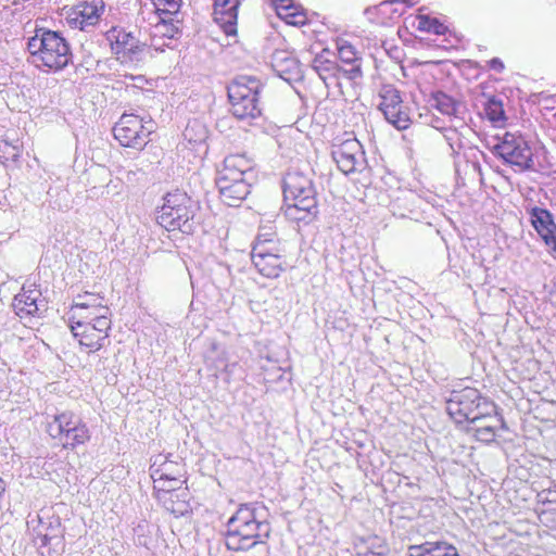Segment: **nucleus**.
Masks as SVG:
<instances>
[{
	"instance_id": "nucleus-39",
	"label": "nucleus",
	"mask_w": 556,
	"mask_h": 556,
	"mask_svg": "<svg viewBox=\"0 0 556 556\" xmlns=\"http://www.w3.org/2000/svg\"><path fill=\"white\" fill-rule=\"evenodd\" d=\"M535 511L541 525L549 529H556V507L536 506Z\"/></svg>"
},
{
	"instance_id": "nucleus-40",
	"label": "nucleus",
	"mask_w": 556,
	"mask_h": 556,
	"mask_svg": "<svg viewBox=\"0 0 556 556\" xmlns=\"http://www.w3.org/2000/svg\"><path fill=\"white\" fill-rule=\"evenodd\" d=\"M444 139L450 146L452 153H459L464 147L462 134L456 128H446L444 130Z\"/></svg>"
},
{
	"instance_id": "nucleus-4",
	"label": "nucleus",
	"mask_w": 556,
	"mask_h": 556,
	"mask_svg": "<svg viewBox=\"0 0 556 556\" xmlns=\"http://www.w3.org/2000/svg\"><path fill=\"white\" fill-rule=\"evenodd\" d=\"M27 49L36 66H47L59 71L72 60L70 43L60 31L39 28L28 39Z\"/></svg>"
},
{
	"instance_id": "nucleus-8",
	"label": "nucleus",
	"mask_w": 556,
	"mask_h": 556,
	"mask_svg": "<svg viewBox=\"0 0 556 556\" xmlns=\"http://www.w3.org/2000/svg\"><path fill=\"white\" fill-rule=\"evenodd\" d=\"M494 403L483 396L475 388H464L452 391L446 401V412L455 422H466L470 417L488 414L493 410Z\"/></svg>"
},
{
	"instance_id": "nucleus-12",
	"label": "nucleus",
	"mask_w": 556,
	"mask_h": 556,
	"mask_svg": "<svg viewBox=\"0 0 556 556\" xmlns=\"http://www.w3.org/2000/svg\"><path fill=\"white\" fill-rule=\"evenodd\" d=\"M106 39L110 41L111 49L117 55V59L139 61L144 53L152 55L149 46L122 27H112L108 30Z\"/></svg>"
},
{
	"instance_id": "nucleus-21",
	"label": "nucleus",
	"mask_w": 556,
	"mask_h": 556,
	"mask_svg": "<svg viewBox=\"0 0 556 556\" xmlns=\"http://www.w3.org/2000/svg\"><path fill=\"white\" fill-rule=\"evenodd\" d=\"M41 293L37 289L22 288V291L13 299L12 306L20 317L35 316L39 313L40 304L38 303Z\"/></svg>"
},
{
	"instance_id": "nucleus-10",
	"label": "nucleus",
	"mask_w": 556,
	"mask_h": 556,
	"mask_svg": "<svg viewBox=\"0 0 556 556\" xmlns=\"http://www.w3.org/2000/svg\"><path fill=\"white\" fill-rule=\"evenodd\" d=\"M154 131V123L135 114L124 113L113 127L115 139L124 147L140 149Z\"/></svg>"
},
{
	"instance_id": "nucleus-27",
	"label": "nucleus",
	"mask_w": 556,
	"mask_h": 556,
	"mask_svg": "<svg viewBox=\"0 0 556 556\" xmlns=\"http://www.w3.org/2000/svg\"><path fill=\"white\" fill-rule=\"evenodd\" d=\"M312 67L327 86L337 84L334 80L343 77V66L327 59L324 54H319L313 60Z\"/></svg>"
},
{
	"instance_id": "nucleus-36",
	"label": "nucleus",
	"mask_w": 556,
	"mask_h": 556,
	"mask_svg": "<svg viewBox=\"0 0 556 556\" xmlns=\"http://www.w3.org/2000/svg\"><path fill=\"white\" fill-rule=\"evenodd\" d=\"M484 112L486 117L493 123L502 122L505 119L503 103L495 97L488 99L484 104Z\"/></svg>"
},
{
	"instance_id": "nucleus-14",
	"label": "nucleus",
	"mask_w": 556,
	"mask_h": 556,
	"mask_svg": "<svg viewBox=\"0 0 556 556\" xmlns=\"http://www.w3.org/2000/svg\"><path fill=\"white\" fill-rule=\"evenodd\" d=\"M151 477L154 481V491L156 493V497L159 502L163 504L166 510L174 514L176 517L182 516L185 513L188 511V505L186 501H178L177 507L173 506L169 501L172 497H179L180 494L178 493V490L180 489V485L184 483V481L180 478H168L162 479L156 478L155 473H152Z\"/></svg>"
},
{
	"instance_id": "nucleus-2",
	"label": "nucleus",
	"mask_w": 556,
	"mask_h": 556,
	"mask_svg": "<svg viewBox=\"0 0 556 556\" xmlns=\"http://www.w3.org/2000/svg\"><path fill=\"white\" fill-rule=\"evenodd\" d=\"M285 215L296 223H309L317 213L316 191L311 178L289 172L283 179Z\"/></svg>"
},
{
	"instance_id": "nucleus-31",
	"label": "nucleus",
	"mask_w": 556,
	"mask_h": 556,
	"mask_svg": "<svg viewBox=\"0 0 556 556\" xmlns=\"http://www.w3.org/2000/svg\"><path fill=\"white\" fill-rule=\"evenodd\" d=\"M220 198L228 206H238L250 193L249 182H239L237 186L218 188Z\"/></svg>"
},
{
	"instance_id": "nucleus-5",
	"label": "nucleus",
	"mask_w": 556,
	"mask_h": 556,
	"mask_svg": "<svg viewBox=\"0 0 556 556\" xmlns=\"http://www.w3.org/2000/svg\"><path fill=\"white\" fill-rule=\"evenodd\" d=\"M263 85L252 76H240L228 87L231 112L238 119H254L261 115L258 96Z\"/></svg>"
},
{
	"instance_id": "nucleus-7",
	"label": "nucleus",
	"mask_w": 556,
	"mask_h": 556,
	"mask_svg": "<svg viewBox=\"0 0 556 556\" xmlns=\"http://www.w3.org/2000/svg\"><path fill=\"white\" fill-rule=\"evenodd\" d=\"M283 252L274 233H260L252 248V263L264 277L277 278L285 269Z\"/></svg>"
},
{
	"instance_id": "nucleus-37",
	"label": "nucleus",
	"mask_w": 556,
	"mask_h": 556,
	"mask_svg": "<svg viewBox=\"0 0 556 556\" xmlns=\"http://www.w3.org/2000/svg\"><path fill=\"white\" fill-rule=\"evenodd\" d=\"M22 150L18 140L11 142L7 139L0 140V157L4 162H16L21 156Z\"/></svg>"
},
{
	"instance_id": "nucleus-38",
	"label": "nucleus",
	"mask_w": 556,
	"mask_h": 556,
	"mask_svg": "<svg viewBox=\"0 0 556 556\" xmlns=\"http://www.w3.org/2000/svg\"><path fill=\"white\" fill-rule=\"evenodd\" d=\"M157 15H176L180 9L181 0H151Z\"/></svg>"
},
{
	"instance_id": "nucleus-13",
	"label": "nucleus",
	"mask_w": 556,
	"mask_h": 556,
	"mask_svg": "<svg viewBox=\"0 0 556 556\" xmlns=\"http://www.w3.org/2000/svg\"><path fill=\"white\" fill-rule=\"evenodd\" d=\"M331 154L339 169L345 175L366 168L367 162L363 146L355 138L348 139L334 147Z\"/></svg>"
},
{
	"instance_id": "nucleus-30",
	"label": "nucleus",
	"mask_w": 556,
	"mask_h": 556,
	"mask_svg": "<svg viewBox=\"0 0 556 556\" xmlns=\"http://www.w3.org/2000/svg\"><path fill=\"white\" fill-rule=\"evenodd\" d=\"M277 15L293 26L306 24V15L291 0H277L275 4Z\"/></svg>"
},
{
	"instance_id": "nucleus-48",
	"label": "nucleus",
	"mask_w": 556,
	"mask_h": 556,
	"mask_svg": "<svg viewBox=\"0 0 556 556\" xmlns=\"http://www.w3.org/2000/svg\"><path fill=\"white\" fill-rule=\"evenodd\" d=\"M178 501H181L180 500V496L179 497H172V500L169 501V503L173 505V506H176L177 507V502Z\"/></svg>"
},
{
	"instance_id": "nucleus-3",
	"label": "nucleus",
	"mask_w": 556,
	"mask_h": 556,
	"mask_svg": "<svg viewBox=\"0 0 556 556\" xmlns=\"http://www.w3.org/2000/svg\"><path fill=\"white\" fill-rule=\"evenodd\" d=\"M199 202L187 192L174 190L163 197V204L155 210L156 223L167 231L179 230L182 233H193L194 217L199 211Z\"/></svg>"
},
{
	"instance_id": "nucleus-29",
	"label": "nucleus",
	"mask_w": 556,
	"mask_h": 556,
	"mask_svg": "<svg viewBox=\"0 0 556 556\" xmlns=\"http://www.w3.org/2000/svg\"><path fill=\"white\" fill-rule=\"evenodd\" d=\"M356 548V556H388L390 554L387 541L378 535L361 538Z\"/></svg>"
},
{
	"instance_id": "nucleus-6",
	"label": "nucleus",
	"mask_w": 556,
	"mask_h": 556,
	"mask_svg": "<svg viewBox=\"0 0 556 556\" xmlns=\"http://www.w3.org/2000/svg\"><path fill=\"white\" fill-rule=\"evenodd\" d=\"M47 432L65 450H75L90 440L87 425L72 412L55 414L47 424Z\"/></svg>"
},
{
	"instance_id": "nucleus-18",
	"label": "nucleus",
	"mask_w": 556,
	"mask_h": 556,
	"mask_svg": "<svg viewBox=\"0 0 556 556\" xmlns=\"http://www.w3.org/2000/svg\"><path fill=\"white\" fill-rule=\"evenodd\" d=\"M179 33V21L174 15H160L159 21L153 25L151 31L150 51L163 52L162 46H156L157 39L170 41Z\"/></svg>"
},
{
	"instance_id": "nucleus-34",
	"label": "nucleus",
	"mask_w": 556,
	"mask_h": 556,
	"mask_svg": "<svg viewBox=\"0 0 556 556\" xmlns=\"http://www.w3.org/2000/svg\"><path fill=\"white\" fill-rule=\"evenodd\" d=\"M102 298H100L97 294L86 292L85 294H78L75 304L73 305L72 309L81 308H92L94 313L99 312L100 307H105V305L102 304Z\"/></svg>"
},
{
	"instance_id": "nucleus-33",
	"label": "nucleus",
	"mask_w": 556,
	"mask_h": 556,
	"mask_svg": "<svg viewBox=\"0 0 556 556\" xmlns=\"http://www.w3.org/2000/svg\"><path fill=\"white\" fill-rule=\"evenodd\" d=\"M184 137L190 143H202L207 138L206 127L197 119L189 122L184 130Z\"/></svg>"
},
{
	"instance_id": "nucleus-28",
	"label": "nucleus",
	"mask_w": 556,
	"mask_h": 556,
	"mask_svg": "<svg viewBox=\"0 0 556 556\" xmlns=\"http://www.w3.org/2000/svg\"><path fill=\"white\" fill-rule=\"evenodd\" d=\"M99 10L92 2H81L73 10L71 22L81 30L93 26L99 20Z\"/></svg>"
},
{
	"instance_id": "nucleus-35",
	"label": "nucleus",
	"mask_w": 556,
	"mask_h": 556,
	"mask_svg": "<svg viewBox=\"0 0 556 556\" xmlns=\"http://www.w3.org/2000/svg\"><path fill=\"white\" fill-rule=\"evenodd\" d=\"M418 29L421 31L433 33L435 35H444L447 27L438 18L428 15L418 16Z\"/></svg>"
},
{
	"instance_id": "nucleus-24",
	"label": "nucleus",
	"mask_w": 556,
	"mask_h": 556,
	"mask_svg": "<svg viewBox=\"0 0 556 556\" xmlns=\"http://www.w3.org/2000/svg\"><path fill=\"white\" fill-rule=\"evenodd\" d=\"M71 331L75 338L78 339L79 344L89 348L91 351H98L104 346L105 340L99 336L91 327V321H77L71 325Z\"/></svg>"
},
{
	"instance_id": "nucleus-41",
	"label": "nucleus",
	"mask_w": 556,
	"mask_h": 556,
	"mask_svg": "<svg viewBox=\"0 0 556 556\" xmlns=\"http://www.w3.org/2000/svg\"><path fill=\"white\" fill-rule=\"evenodd\" d=\"M239 182H248V178L217 172V176H216L217 188H228V187L231 188L233 186H237Z\"/></svg>"
},
{
	"instance_id": "nucleus-9",
	"label": "nucleus",
	"mask_w": 556,
	"mask_h": 556,
	"mask_svg": "<svg viewBox=\"0 0 556 556\" xmlns=\"http://www.w3.org/2000/svg\"><path fill=\"white\" fill-rule=\"evenodd\" d=\"M494 153L518 172L533 169V152L529 142L521 136L506 132L493 148Z\"/></svg>"
},
{
	"instance_id": "nucleus-22",
	"label": "nucleus",
	"mask_w": 556,
	"mask_h": 556,
	"mask_svg": "<svg viewBox=\"0 0 556 556\" xmlns=\"http://www.w3.org/2000/svg\"><path fill=\"white\" fill-rule=\"evenodd\" d=\"M271 65L275 72L287 81L295 80L301 76L299 61L286 51H276L271 58Z\"/></svg>"
},
{
	"instance_id": "nucleus-26",
	"label": "nucleus",
	"mask_w": 556,
	"mask_h": 556,
	"mask_svg": "<svg viewBox=\"0 0 556 556\" xmlns=\"http://www.w3.org/2000/svg\"><path fill=\"white\" fill-rule=\"evenodd\" d=\"M253 167L254 162L252 159L245 154L237 153L226 156L223 167L218 172L248 178V176L252 175Z\"/></svg>"
},
{
	"instance_id": "nucleus-1",
	"label": "nucleus",
	"mask_w": 556,
	"mask_h": 556,
	"mask_svg": "<svg viewBox=\"0 0 556 556\" xmlns=\"http://www.w3.org/2000/svg\"><path fill=\"white\" fill-rule=\"evenodd\" d=\"M266 517L265 507L257 503L240 505L226 523L227 548L240 552L266 543L271 532Z\"/></svg>"
},
{
	"instance_id": "nucleus-11",
	"label": "nucleus",
	"mask_w": 556,
	"mask_h": 556,
	"mask_svg": "<svg viewBox=\"0 0 556 556\" xmlns=\"http://www.w3.org/2000/svg\"><path fill=\"white\" fill-rule=\"evenodd\" d=\"M379 97V110L386 119L397 129H407L412 121L409 109L404 105L401 92L395 87L386 85L380 89Z\"/></svg>"
},
{
	"instance_id": "nucleus-19",
	"label": "nucleus",
	"mask_w": 556,
	"mask_h": 556,
	"mask_svg": "<svg viewBox=\"0 0 556 556\" xmlns=\"http://www.w3.org/2000/svg\"><path fill=\"white\" fill-rule=\"evenodd\" d=\"M337 50L340 61L351 66L350 68L343 67V77L350 80L361 77V58L356 49L350 42L340 40L337 42Z\"/></svg>"
},
{
	"instance_id": "nucleus-46",
	"label": "nucleus",
	"mask_w": 556,
	"mask_h": 556,
	"mask_svg": "<svg viewBox=\"0 0 556 556\" xmlns=\"http://www.w3.org/2000/svg\"><path fill=\"white\" fill-rule=\"evenodd\" d=\"M237 366H238V364L236 362L231 363V364H226L224 370L228 375H232V374H235V369L237 368Z\"/></svg>"
},
{
	"instance_id": "nucleus-44",
	"label": "nucleus",
	"mask_w": 556,
	"mask_h": 556,
	"mask_svg": "<svg viewBox=\"0 0 556 556\" xmlns=\"http://www.w3.org/2000/svg\"><path fill=\"white\" fill-rule=\"evenodd\" d=\"M161 469L154 470L152 473H155L156 478H162L168 480V478H177L170 470L169 467L172 464L164 463Z\"/></svg>"
},
{
	"instance_id": "nucleus-15",
	"label": "nucleus",
	"mask_w": 556,
	"mask_h": 556,
	"mask_svg": "<svg viewBox=\"0 0 556 556\" xmlns=\"http://www.w3.org/2000/svg\"><path fill=\"white\" fill-rule=\"evenodd\" d=\"M528 213L532 226L556 256V224L554 223L553 215L546 208L539 206L529 208Z\"/></svg>"
},
{
	"instance_id": "nucleus-16",
	"label": "nucleus",
	"mask_w": 556,
	"mask_h": 556,
	"mask_svg": "<svg viewBox=\"0 0 556 556\" xmlns=\"http://www.w3.org/2000/svg\"><path fill=\"white\" fill-rule=\"evenodd\" d=\"M240 3V0H214L213 18L228 36L237 34Z\"/></svg>"
},
{
	"instance_id": "nucleus-23",
	"label": "nucleus",
	"mask_w": 556,
	"mask_h": 556,
	"mask_svg": "<svg viewBox=\"0 0 556 556\" xmlns=\"http://www.w3.org/2000/svg\"><path fill=\"white\" fill-rule=\"evenodd\" d=\"M408 556H459L457 548L445 541H426L408 547Z\"/></svg>"
},
{
	"instance_id": "nucleus-32",
	"label": "nucleus",
	"mask_w": 556,
	"mask_h": 556,
	"mask_svg": "<svg viewBox=\"0 0 556 556\" xmlns=\"http://www.w3.org/2000/svg\"><path fill=\"white\" fill-rule=\"evenodd\" d=\"M93 314L94 317L92 318L91 327H94V330L99 333V336L106 341L112 324L110 319V309L108 306L100 307L99 312Z\"/></svg>"
},
{
	"instance_id": "nucleus-42",
	"label": "nucleus",
	"mask_w": 556,
	"mask_h": 556,
	"mask_svg": "<svg viewBox=\"0 0 556 556\" xmlns=\"http://www.w3.org/2000/svg\"><path fill=\"white\" fill-rule=\"evenodd\" d=\"M538 506H553L556 507V484L543 489L536 495Z\"/></svg>"
},
{
	"instance_id": "nucleus-45",
	"label": "nucleus",
	"mask_w": 556,
	"mask_h": 556,
	"mask_svg": "<svg viewBox=\"0 0 556 556\" xmlns=\"http://www.w3.org/2000/svg\"><path fill=\"white\" fill-rule=\"evenodd\" d=\"M489 67L497 73H502L505 68L504 63L498 58H493L489 61Z\"/></svg>"
},
{
	"instance_id": "nucleus-43",
	"label": "nucleus",
	"mask_w": 556,
	"mask_h": 556,
	"mask_svg": "<svg viewBox=\"0 0 556 556\" xmlns=\"http://www.w3.org/2000/svg\"><path fill=\"white\" fill-rule=\"evenodd\" d=\"M488 417H484V415H480V414H477V416H472L470 417L466 422H467V426H466V432L467 433H471L472 432V428H477V427H483L488 424Z\"/></svg>"
},
{
	"instance_id": "nucleus-49",
	"label": "nucleus",
	"mask_w": 556,
	"mask_h": 556,
	"mask_svg": "<svg viewBox=\"0 0 556 556\" xmlns=\"http://www.w3.org/2000/svg\"><path fill=\"white\" fill-rule=\"evenodd\" d=\"M160 40H161V39H157V40H156V46H162L163 48H164V47H169V42L164 41L163 43H160Z\"/></svg>"
},
{
	"instance_id": "nucleus-17",
	"label": "nucleus",
	"mask_w": 556,
	"mask_h": 556,
	"mask_svg": "<svg viewBox=\"0 0 556 556\" xmlns=\"http://www.w3.org/2000/svg\"><path fill=\"white\" fill-rule=\"evenodd\" d=\"M36 534L35 542L39 540V548L45 546H50L55 552V546L60 545L62 542V531L59 519L55 517H49L47 520L39 517V523L34 529Z\"/></svg>"
},
{
	"instance_id": "nucleus-20",
	"label": "nucleus",
	"mask_w": 556,
	"mask_h": 556,
	"mask_svg": "<svg viewBox=\"0 0 556 556\" xmlns=\"http://www.w3.org/2000/svg\"><path fill=\"white\" fill-rule=\"evenodd\" d=\"M428 104L430 108L435 109L441 114L448 117H455L463 121V114L465 112V105L442 91L431 93Z\"/></svg>"
},
{
	"instance_id": "nucleus-47",
	"label": "nucleus",
	"mask_w": 556,
	"mask_h": 556,
	"mask_svg": "<svg viewBox=\"0 0 556 556\" xmlns=\"http://www.w3.org/2000/svg\"><path fill=\"white\" fill-rule=\"evenodd\" d=\"M399 2H402V3H406L408 4L409 7L414 5L415 2L413 0H389V1H384L382 2L381 4H386V3H399Z\"/></svg>"
},
{
	"instance_id": "nucleus-25",
	"label": "nucleus",
	"mask_w": 556,
	"mask_h": 556,
	"mask_svg": "<svg viewBox=\"0 0 556 556\" xmlns=\"http://www.w3.org/2000/svg\"><path fill=\"white\" fill-rule=\"evenodd\" d=\"M484 417L489 418L488 424L483 427L472 428V432L470 434L477 441L489 444L495 441L497 431L504 428L505 422L497 414L495 404L493 405V410H488V414H485Z\"/></svg>"
}]
</instances>
